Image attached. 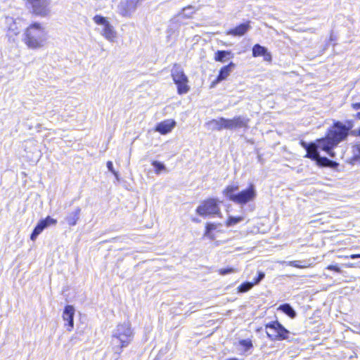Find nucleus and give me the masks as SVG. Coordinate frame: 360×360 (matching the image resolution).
<instances>
[{
    "label": "nucleus",
    "instance_id": "1",
    "mask_svg": "<svg viewBox=\"0 0 360 360\" xmlns=\"http://www.w3.org/2000/svg\"><path fill=\"white\" fill-rule=\"evenodd\" d=\"M350 127L335 122L328 130L324 138L319 139L314 143H307L301 142L302 146L307 150L306 158L316 161L320 157L319 149L325 151L330 158H335V153L333 149L349 135Z\"/></svg>",
    "mask_w": 360,
    "mask_h": 360
},
{
    "label": "nucleus",
    "instance_id": "2",
    "mask_svg": "<svg viewBox=\"0 0 360 360\" xmlns=\"http://www.w3.org/2000/svg\"><path fill=\"white\" fill-rule=\"evenodd\" d=\"M134 338V332L129 322L118 324L113 330L111 345L115 354H120L122 349L127 347Z\"/></svg>",
    "mask_w": 360,
    "mask_h": 360
},
{
    "label": "nucleus",
    "instance_id": "3",
    "mask_svg": "<svg viewBox=\"0 0 360 360\" xmlns=\"http://www.w3.org/2000/svg\"><path fill=\"white\" fill-rule=\"evenodd\" d=\"M222 193L229 200L239 205H245L253 201L257 197V191L253 184H250L248 188L241 191H239L238 185H229Z\"/></svg>",
    "mask_w": 360,
    "mask_h": 360
},
{
    "label": "nucleus",
    "instance_id": "4",
    "mask_svg": "<svg viewBox=\"0 0 360 360\" xmlns=\"http://www.w3.org/2000/svg\"><path fill=\"white\" fill-rule=\"evenodd\" d=\"M25 44L32 49L43 47L47 40V32L40 23L34 22L30 25L25 32Z\"/></svg>",
    "mask_w": 360,
    "mask_h": 360
},
{
    "label": "nucleus",
    "instance_id": "5",
    "mask_svg": "<svg viewBox=\"0 0 360 360\" xmlns=\"http://www.w3.org/2000/svg\"><path fill=\"white\" fill-rule=\"evenodd\" d=\"M267 337L272 341L288 340L290 332L278 321H271L265 326Z\"/></svg>",
    "mask_w": 360,
    "mask_h": 360
},
{
    "label": "nucleus",
    "instance_id": "6",
    "mask_svg": "<svg viewBox=\"0 0 360 360\" xmlns=\"http://www.w3.org/2000/svg\"><path fill=\"white\" fill-rule=\"evenodd\" d=\"M172 77L174 82L177 86V92L179 94H184L189 91L190 87L188 85V77L179 65L174 64L172 69Z\"/></svg>",
    "mask_w": 360,
    "mask_h": 360
},
{
    "label": "nucleus",
    "instance_id": "7",
    "mask_svg": "<svg viewBox=\"0 0 360 360\" xmlns=\"http://www.w3.org/2000/svg\"><path fill=\"white\" fill-rule=\"evenodd\" d=\"M220 202L216 198H209L204 200L197 207L196 213L203 217L210 216H220L221 210L219 205Z\"/></svg>",
    "mask_w": 360,
    "mask_h": 360
},
{
    "label": "nucleus",
    "instance_id": "8",
    "mask_svg": "<svg viewBox=\"0 0 360 360\" xmlns=\"http://www.w3.org/2000/svg\"><path fill=\"white\" fill-rule=\"evenodd\" d=\"M26 5L32 13L41 17H45L50 13V0H25Z\"/></svg>",
    "mask_w": 360,
    "mask_h": 360
},
{
    "label": "nucleus",
    "instance_id": "9",
    "mask_svg": "<svg viewBox=\"0 0 360 360\" xmlns=\"http://www.w3.org/2000/svg\"><path fill=\"white\" fill-rule=\"evenodd\" d=\"M141 0H121L117 8L118 13L123 17H130L136 11L139 2Z\"/></svg>",
    "mask_w": 360,
    "mask_h": 360
},
{
    "label": "nucleus",
    "instance_id": "10",
    "mask_svg": "<svg viewBox=\"0 0 360 360\" xmlns=\"http://www.w3.org/2000/svg\"><path fill=\"white\" fill-rule=\"evenodd\" d=\"M250 119L243 115L236 116L232 119H226V129H248Z\"/></svg>",
    "mask_w": 360,
    "mask_h": 360
},
{
    "label": "nucleus",
    "instance_id": "11",
    "mask_svg": "<svg viewBox=\"0 0 360 360\" xmlns=\"http://www.w3.org/2000/svg\"><path fill=\"white\" fill-rule=\"evenodd\" d=\"M176 126L174 120H165L158 123L155 127V131L161 134H167L170 132Z\"/></svg>",
    "mask_w": 360,
    "mask_h": 360
},
{
    "label": "nucleus",
    "instance_id": "12",
    "mask_svg": "<svg viewBox=\"0 0 360 360\" xmlns=\"http://www.w3.org/2000/svg\"><path fill=\"white\" fill-rule=\"evenodd\" d=\"M235 67L236 65L233 62H231L229 65L221 68L219 75L217 76L216 80L212 82V86H213L215 85V84L226 79L230 75L231 72L233 70Z\"/></svg>",
    "mask_w": 360,
    "mask_h": 360
},
{
    "label": "nucleus",
    "instance_id": "13",
    "mask_svg": "<svg viewBox=\"0 0 360 360\" xmlns=\"http://www.w3.org/2000/svg\"><path fill=\"white\" fill-rule=\"evenodd\" d=\"M74 315L75 309L71 305H67L63 311V320L68 322L69 328L68 330L70 331L74 326Z\"/></svg>",
    "mask_w": 360,
    "mask_h": 360
},
{
    "label": "nucleus",
    "instance_id": "14",
    "mask_svg": "<svg viewBox=\"0 0 360 360\" xmlns=\"http://www.w3.org/2000/svg\"><path fill=\"white\" fill-rule=\"evenodd\" d=\"M250 22L248 21L247 22L239 25L233 29H231L226 32L227 35H233V36H243L249 30H250Z\"/></svg>",
    "mask_w": 360,
    "mask_h": 360
},
{
    "label": "nucleus",
    "instance_id": "15",
    "mask_svg": "<svg viewBox=\"0 0 360 360\" xmlns=\"http://www.w3.org/2000/svg\"><path fill=\"white\" fill-rule=\"evenodd\" d=\"M101 34L110 42H114L117 38V32L110 23L105 25V27H103L101 32Z\"/></svg>",
    "mask_w": 360,
    "mask_h": 360
},
{
    "label": "nucleus",
    "instance_id": "16",
    "mask_svg": "<svg viewBox=\"0 0 360 360\" xmlns=\"http://www.w3.org/2000/svg\"><path fill=\"white\" fill-rule=\"evenodd\" d=\"M206 124L212 130L221 131L222 129H226V118L213 119L207 122Z\"/></svg>",
    "mask_w": 360,
    "mask_h": 360
},
{
    "label": "nucleus",
    "instance_id": "17",
    "mask_svg": "<svg viewBox=\"0 0 360 360\" xmlns=\"http://www.w3.org/2000/svg\"><path fill=\"white\" fill-rule=\"evenodd\" d=\"M252 56L254 57H258L263 56L266 61L271 60V55L268 52V50L264 46H261L259 44H255L252 48Z\"/></svg>",
    "mask_w": 360,
    "mask_h": 360
},
{
    "label": "nucleus",
    "instance_id": "18",
    "mask_svg": "<svg viewBox=\"0 0 360 360\" xmlns=\"http://www.w3.org/2000/svg\"><path fill=\"white\" fill-rule=\"evenodd\" d=\"M81 212V209L79 207H77L75 211L69 213L65 217V221L70 226L76 225L78 219H79V214Z\"/></svg>",
    "mask_w": 360,
    "mask_h": 360
},
{
    "label": "nucleus",
    "instance_id": "19",
    "mask_svg": "<svg viewBox=\"0 0 360 360\" xmlns=\"http://www.w3.org/2000/svg\"><path fill=\"white\" fill-rule=\"evenodd\" d=\"M316 162L319 166L328 167L333 169L336 168L339 165L337 162L331 160L326 157L320 156Z\"/></svg>",
    "mask_w": 360,
    "mask_h": 360
},
{
    "label": "nucleus",
    "instance_id": "20",
    "mask_svg": "<svg viewBox=\"0 0 360 360\" xmlns=\"http://www.w3.org/2000/svg\"><path fill=\"white\" fill-rule=\"evenodd\" d=\"M278 310L283 311L287 316H288L291 319H295L297 316V313L295 309L290 306V304H283L280 305L278 309Z\"/></svg>",
    "mask_w": 360,
    "mask_h": 360
},
{
    "label": "nucleus",
    "instance_id": "21",
    "mask_svg": "<svg viewBox=\"0 0 360 360\" xmlns=\"http://www.w3.org/2000/svg\"><path fill=\"white\" fill-rule=\"evenodd\" d=\"M352 156L350 158L349 162L352 165H355L357 162L360 161V143L352 146Z\"/></svg>",
    "mask_w": 360,
    "mask_h": 360
},
{
    "label": "nucleus",
    "instance_id": "22",
    "mask_svg": "<svg viewBox=\"0 0 360 360\" xmlns=\"http://www.w3.org/2000/svg\"><path fill=\"white\" fill-rule=\"evenodd\" d=\"M229 56H233L230 51H217L214 55V60L219 62H225Z\"/></svg>",
    "mask_w": 360,
    "mask_h": 360
},
{
    "label": "nucleus",
    "instance_id": "23",
    "mask_svg": "<svg viewBox=\"0 0 360 360\" xmlns=\"http://www.w3.org/2000/svg\"><path fill=\"white\" fill-rule=\"evenodd\" d=\"M57 221L55 219L51 218V217H47L44 219L41 220L38 224L41 226L42 229L47 228L49 226L53 224H56Z\"/></svg>",
    "mask_w": 360,
    "mask_h": 360
},
{
    "label": "nucleus",
    "instance_id": "24",
    "mask_svg": "<svg viewBox=\"0 0 360 360\" xmlns=\"http://www.w3.org/2000/svg\"><path fill=\"white\" fill-rule=\"evenodd\" d=\"M243 219H244V217L243 216H240V217L229 216L227 219V221L226 223V225L228 227L232 226L242 221Z\"/></svg>",
    "mask_w": 360,
    "mask_h": 360
},
{
    "label": "nucleus",
    "instance_id": "25",
    "mask_svg": "<svg viewBox=\"0 0 360 360\" xmlns=\"http://www.w3.org/2000/svg\"><path fill=\"white\" fill-rule=\"evenodd\" d=\"M152 165L155 167L156 174H160L162 171H167L165 165L160 162L154 160L152 162Z\"/></svg>",
    "mask_w": 360,
    "mask_h": 360
},
{
    "label": "nucleus",
    "instance_id": "26",
    "mask_svg": "<svg viewBox=\"0 0 360 360\" xmlns=\"http://www.w3.org/2000/svg\"><path fill=\"white\" fill-rule=\"evenodd\" d=\"M254 285H255L254 283L245 282L238 287V292H248L249 290H250L253 287Z\"/></svg>",
    "mask_w": 360,
    "mask_h": 360
},
{
    "label": "nucleus",
    "instance_id": "27",
    "mask_svg": "<svg viewBox=\"0 0 360 360\" xmlns=\"http://www.w3.org/2000/svg\"><path fill=\"white\" fill-rule=\"evenodd\" d=\"M216 228H217V226L214 224L207 223L206 225V230H205V233L204 236L213 240L214 238H213V236L211 234V232H212V231L216 229Z\"/></svg>",
    "mask_w": 360,
    "mask_h": 360
},
{
    "label": "nucleus",
    "instance_id": "28",
    "mask_svg": "<svg viewBox=\"0 0 360 360\" xmlns=\"http://www.w3.org/2000/svg\"><path fill=\"white\" fill-rule=\"evenodd\" d=\"M178 29V25L177 23L174 22H171L169 25L168 26V28L167 30V37H171L173 34H174L176 32V30Z\"/></svg>",
    "mask_w": 360,
    "mask_h": 360
},
{
    "label": "nucleus",
    "instance_id": "29",
    "mask_svg": "<svg viewBox=\"0 0 360 360\" xmlns=\"http://www.w3.org/2000/svg\"><path fill=\"white\" fill-rule=\"evenodd\" d=\"M93 20L96 24L103 27H105V25L110 23L105 17L98 15H95Z\"/></svg>",
    "mask_w": 360,
    "mask_h": 360
},
{
    "label": "nucleus",
    "instance_id": "30",
    "mask_svg": "<svg viewBox=\"0 0 360 360\" xmlns=\"http://www.w3.org/2000/svg\"><path fill=\"white\" fill-rule=\"evenodd\" d=\"M43 230L44 229H42L41 226L39 225V224H37V225L35 226L30 236V239L32 241H34L37 239V236L43 231Z\"/></svg>",
    "mask_w": 360,
    "mask_h": 360
},
{
    "label": "nucleus",
    "instance_id": "31",
    "mask_svg": "<svg viewBox=\"0 0 360 360\" xmlns=\"http://www.w3.org/2000/svg\"><path fill=\"white\" fill-rule=\"evenodd\" d=\"M240 345L245 348L246 350L250 349L252 347V343L251 340H242L240 341Z\"/></svg>",
    "mask_w": 360,
    "mask_h": 360
},
{
    "label": "nucleus",
    "instance_id": "32",
    "mask_svg": "<svg viewBox=\"0 0 360 360\" xmlns=\"http://www.w3.org/2000/svg\"><path fill=\"white\" fill-rule=\"evenodd\" d=\"M236 270L233 268H226V269H221L219 270V273L220 275L224 276L228 274H231L236 272Z\"/></svg>",
    "mask_w": 360,
    "mask_h": 360
},
{
    "label": "nucleus",
    "instance_id": "33",
    "mask_svg": "<svg viewBox=\"0 0 360 360\" xmlns=\"http://www.w3.org/2000/svg\"><path fill=\"white\" fill-rule=\"evenodd\" d=\"M107 167L110 172H111L117 179H118V174L115 170L114 169L112 162L111 161L107 162Z\"/></svg>",
    "mask_w": 360,
    "mask_h": 360
},
{
    "label": "nucleus",
    "instance_id": "34",
    "mask_svg": "<svg viewBox=\"0 0 360 360\" xmlns=\"http://www.w3.org/2000/svg\"><path fill=\"white\" fill-rule=\"evenodd\" d=\"M326 269L330 271H335L337 273H341L340 268L337 265H328Z\"/></svg>",
    "mask_w": 360,
    "mask_h": 360
},
{
    "label": "nucleus",
    "instance_id": "35",
    "mask_svg": "<svg viewBox=\"0 0 360 360\" xmlns=\"http://www.w3.org/2000/svg\"><path fill=\"white\" fill-rule=\"evenodd\" d=\"M265 276V274L264 272L259 271L258 273V277L255 279V284H258Z\"/></svg>",
    "mask_w": 360,
    "mask_h": 360
},
{
    "label": "nucleus",
    "instance_id": "36",
    "mask_svg": "<svg viewBox=\"0 0 360 360\" xmlns=\"http://www.w3.org/2000/svg\"><path fill=\"white\" fill-rule=\"evenodd\" d=\"M346 258H350L352 259L360 258V254H353L349 256H346Z\"/></svg>",
    "mask_w": 360,
    "mask_h": 360
},
{
    "label": "nucleus",
    "instance_id": "37",
    "mask_svg": "<svg viewBox=\"0 0 360 360\" xmlns=\"http://www.w3.org/2000/svg\"><path fill=\"white\" fill-rule=\"evenodd\" d=\"M352 107L354 110H359L360 109V103H356L352 104Z\"/></svg>",
    "mask_w": 360,
    "mask_h": 360
},
{
    "label": "nucleus",
    "instance_id": "38",
    "mask_svg": "<svg viewBox=\"0 0 360 360\" xmlns=\"http://www.w3.org/2000/svg\"><path fill=\"white\" fill-rule=\"evenodd\" d=\"M297 263V261H292L290 262V265L295 267H300V266Z\"/></svg>",
    "mask_w": 360,
    "mask_h": 360
},
{
    "label": "nucleus",
    "instance_id": "39",
    "mask_svg": "<svg viewBox=\"0 0 360 360\" xmlns=\"http://www.w3.org/2000/svg\"><path fill=\"white\" fill-rule=\"evenodd\" d=\"M188 9H192V10H193V6H188V7L184 8V11H186V10H188Z\"/></svg>",
    "mask_w": 360,
    "mask_h": 360
},
{
    "label": "nucleus",
    "instance_id": "40",
    "mask_svg": "<svg viewBox=\"0 0 360 360\" xmlns=\"http://www.w3.org/2000/svg\"><path fill=\"white\" fill-rule=\"evenodd\" d=\"M356 117L360 120V112L356 114Z\"/></svg>",
    "mask_w": 360,
    "mask_h": 360
},
{
    "label": "nucleus",
    "instance_id": "41",
    "mask_svg": "<svg viewBox=\"0 0 360 360\" xmlns=\"http://www.w3.org/2000/svg\"><path fill=\"white\" fill-rule=\"evenodd\" d=\"M357 135L360 136V128L358 129Z\"/></svg>",
    "mask_w": 360,
    "mask_h": 360
},
{
    "label": "nucleus",
    "instance_id": "42",
    "mask_svg": "<svg viewBox=\"0 0 360 360\" xmlns=\"http://www.w3.org/2000/svg\"><path fill=\"white\" fill-rule=\"evenodd\" d=\"M193 221H195V222H198V220L197 219H193Z\"/></svg>",
    "mask_w": 360,
    "mask_h": 360
},
{
    "label": "nucleus",
    "instance_id": "43",
    "mask_svg": "<svg viewBox=\"0 0 360 360\" xmlns=\"http://www.w3.org/2000/svg\"><path fill=\"white\" fill-rule=\"evenodd\" d=\"M330 40H333V36H330Z\"/></svg>",
    "mask_w": 360,
    "mask_h": 360
}]
</instances>
